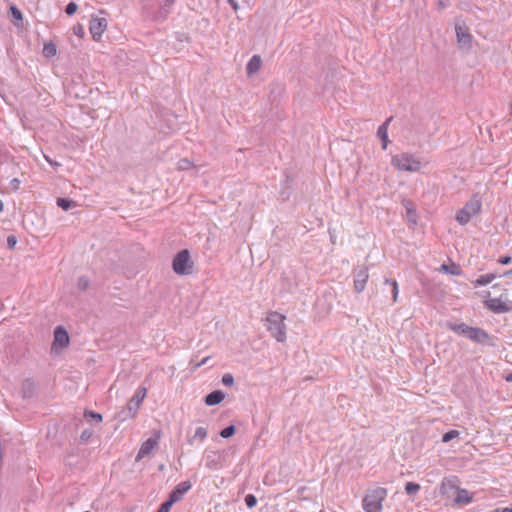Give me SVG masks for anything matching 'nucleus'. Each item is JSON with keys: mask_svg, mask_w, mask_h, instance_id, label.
I'll list each match as a JSON object with an SVG mask.
<instances>
[{"mask_svg": "<svg viewBox=\"0 0 512 512\" xmlns=\"http://www.w3.org/2000/svg\"><path fill=\"white\" fill-rule=\"evenodd\" d=\"M286 317L279 312L271 311L266 317L267 331L278 341L284 342L286 340Z\"/></svg>", "mask_w": 512, "mask_h": 512, "instance_id": "nucleus-1", "label": "nucleus"}, {"mask_svg": "<svg viewBox=\"0 0 512 512\" xmlns=\"http://www.w3.org/2000/svg\"><path fill=\"white\" fill-rule=\"evenodd\" d=\"M391 164L400 171L417 172L421 169V162L411 153L394 155Z\"/></svg>", "mask_w": 512, "mask_h": 512, "instance_id": "nucleus-2", "label": "nucleus"}, {"mask_svg": "<svg viewBox=\"0 0 512 512\" xmlns=\"http://www.w3.org/2000/svg\"><path fill=\"white\" fill-rule=\"evenodd\" d=\"M482 207L481 199L478 195H473L469 201L466 202L464 207L456 214V221L460 225H466L469 221L477 215Z\"/></svg>", "mask_w": 512, "mask_h": 512, "instance_id": "nucleus-3", "label": "nucleus"}, {"mask_svg": "<svg viewBox=\"0 0 512 512\" xmlns=\"http://www.w3.org/2000/svg\"><path fill=\"white\" fill-rule=\"evenodd\" d=\"M387 495L386 489L377 488L371 493L367 494L363 499V508L366 512H380L382 509V502Z\"/></svg>", "mask_w": 512, "mask_h": 512, "instance_id": "nucleus-4", "label": "nucleus"}, {"mask_svg": "<svg viewBox=\"0 0 512 512\" xmlns=\"http://www.w3.org/2000/svg\"><path fill=\"white\" fill-rule=\"evenodd\" d=\"M193 263L187 249L178 252L173 259V270L178 275H189L192 273Z\"/></svg>", "mask_w": 512, "mask_h": 512, "instance_id": "nucleus-5", "label": "nucleus"}, {"mask_svg": "<svg viewBox=\"0 0 512 512\" xmlns=\"http://www.w3.org/2000/svg\"><path fill=\"white\" fill-rule=\"evenodd\" d=\"M203 460L205 467L209 470H219L222 468L223 457L219 451L206 449Z\"/></svg>", "mask_w": 512, "mask_h": 512, "instance_id": "nucleus-6", "label": "nucleus"}, {"mask_svg": "<svg viewBox=\"0 0 512 512\" xmlns=\"http://www.w3.org/2000/svg\"><path fill=\"white\" fill-rule=\"evenodd\" d=\"M468 339L477 344L494 346L493 337L481 328L472 327L468 335Z\"/></svg>", "mask_w": 512, "mask_h": 512, "instance_id": "nucleus-7", "label": "nucleus"}, {"mask_svg": "<svg viewBox=\"0 0 512 512\" xmlns=\"http://www.w3.org/2000/svg\"><path fill=\"white\" fill-rule=\"evenodd\" d=\"M455 31L460 48L469 50L472 47V35L465 25L456 24Z\"/></svg>", "mask_w": 512, "mask_h": 512, "instance_id": "nucleus-8", "label": "nucleus"}, {"mask_svg": "<svg viewBox=\"0 0 512 512\" xmlns=\"http://www.w3.org/2000/svg\"><path fill=\"white\" fill-rule=\"evenodd\" d=\"M160 434L156 433L155 437L148 438L145 442L142 443L137 456L136 461H140L146 456L150 455V453L158 446Z\"/></svg>", "mask_w": 512, "mask_h": 512, "instance_id": "nucleus-9", "label": "nucleus"}, {"mask_svg": "<svg viewBox=\"0 0 512 512\" xmlns=\"http://www.w3.org/2000/svg\"><path fill=\"white\" fill-rule=\"evenodd\" d=\"M368 278L367 267L361 266L354 270V289L357 293H361L365 289Z\"/></svg>", "mask_w": 512, "mask_h": 512, "instance_id": "nucleus-10", "label": "nucleus"}, {"mask_svg": "<svg viewBox=\"0 0 512 512\" xmlns=\"http://www.w3.org/2000/svg\"><path fill=\"white\" fill-rule=\"evenodd\" d=\"M191 488L192 483L190 481L186 480L180 482L169 494L168 501L171 502L172 505L175 504L176 502L180 501Z\"/></svg>", "mask_w": 512, "mask_h": 512, "instance_id": "nucleus-11", "label": "nucleus"}, {"mask_svg": "<svg viewBox=\"0 0 512 512\" xmlns=\"http://www.w3.org/2000/svg\"><path fill=\"white\" fill-rule=\"evenodd\" d=\"M176 0H156L158 9L154 13V18L157 21L165 20L171 12V8Z\"/></svg>", "mask_w": 512, "mask_h": 512, "instance_id": "nucleus-12", "label": "nucleus"}, {"mask_svg": "<svg viewBox=\"0 0 512 512\" xmlns=\"http://www.w3.org/2000/svg\"><path fill=\"white\" fill-rule=\"evenodd\" d=\"M107 28V20L105 18H93L90 21L89 30L92 35V38L98 41L104 31Z\"/></svg>", "mask_w": 512, "mask_h": 512, "instance_id": "nucleus-13", "label": "nucleus"}, {"mask_svg": "<svg viewBox=\"0 0 512 512\" xmlns=\"http://www.w3.org/2000/svg\"><path fill=\"white\" fill-rule=\"evenodd\" d=\"M140 406V404L131 399L127 404V407L118 412L117 418L120 421H126L128 419L134 418L137 415Z\"/></svg>", "mask_w": 512, "mask_h": 512, "instance_id": "nucleus-14", "label": "nucleus"}, {"mask_svg": "<svg viewBox=\"0 0 512 512\" xmlns=\"http://www.w3.org/2000/svg\"><path fill=\"white\" fill-rule=\"evenodd\" d=\"M69 335L68 332L62 327L58 326L54 330V341L53 348H65L69 345Z\"/></svg>", "mask_w": 512, "mask_h": 512, "instance_id": "nucleus-15", "label": "nucleus"}, {"mask_svg": "<svg viewBox=\"0 0 512 512\" xmlns=\"http://www.w3.org/2000/svg\"><path fill=\"white\" fill-rule=\"evenodd\" d=\"M484 304L486 308L494 313H506L511 310V308L500 298H489L485 300Z\"/></svg>", "mask_w": 512, "mask_h": 512, "instance_id": "nucleus-16", "label": "nucleus"}, {"mask_svg": "<svg viewBox=\"0 0 512 512\" xmlns=\"http://www.w3.org/2000/svg\"><path fill=\"white\" fill-rule=\"evenodd\" d=\"M455 498L453 500L454 505H467L472 502V495L466 490L457 487L455 492Z\"/></svg>", "mask_w": 512, "mask_h": 512, "instance_id": "nucleus-17", "label": "nucleus"}, {"mask_svg": "<svg viewBox=\"0 0 512 512\" xmlns=\"http://www.w3.org/2000/svg\"><path fill=\"white\" fill-rule=\"evenodd\" d=\"M457 486L454 479H444L440 486V494L447 498L452 497L456 492Z\"/></svg>", "mask_w": 512, "mask_h": 512, "instance_id": "nucleus-18", "label": "nucleus"}, {"mask_svg": "<svg viewBox=\"0 0 512 512\" xmlns=\"http://www.w3.org/2000/svg\"><path fill=\"white\" fill-rule=\"evenodd\" d=\"M262 60L259 55H253L246 65V72L248 76L257 73L261 67Z\"/></svg>", "mask_w": 512, "mask_h": 512, "instance_id": "nucleus-19", "label": "nucleus"}, {"mask_svg": "<svg viewBox=\"0 0 512 512\" xmlns=\"http://www.w3.org/2000/svg\"><path fill=\"white\" fill-rule=\"evenodd\" d=\"M224 398V392H222L221 390H215L205 397V404L208 406H214L221 403Z\"/></svg>", "mask_w": 512, "mask_h": 512, "instance_id": "nucleus-20", "label": "nucleus"}, {"mask_svg": "<svg viewBox=\"0 0 512 512\" xmlns=\"http://www.w3.org/2000/svg\"><path fill=\"white\" fill-rule=\"evenodd\" d=\"M392 118H388L383 124L378 127L377 136L382 141V148L385 150L388 145V125Z\"/></svg>", "mask_w": 512, "mask_h": 512, "instance_id": "nucleus-21", "label": "nucleus"}, {"mask_svg": "<svg viewBox=\"0 0 512 512\" xmlns=\"http://www.w3.org/2000/svg\"><path fill=\"white\" fill-rule=\"evenodd\" d=\"M499 273L491 272L484 275L479 276L475 281H473L474 287L485 286L490 284L496 278H498Z\"/></svg>", "mask_w": 512, "mask_h": 512, "instance_id": "nucleus-22", "label": "nucleus"}, {"mask_svg": "<svg viewBox=\"0 0 512 512\" xmlns=\"http://www.w3.org/2000/svg\"><path fill=\"white\" fill-rule=\"evenodd\" d=\"M447 327L451 331H453V332H455V333H457L459 335H464L467 338H468V335L470 333V330L472 329V327L468 326L465 323H459V324L448 323Z\"/></svg>", "mask_w": 512, "mask_h": 512, "instance_id": "nucleus-23", "label": "nucleus"}, {"mask_svg": "<svg viewBox=\"0 0 512 512\" xmlns=\"http://www.w3.org/2000/svg\"><path fill=\"white\" fill-rule=\"evenodd\" d=\"M405 208H406V218L407 220L415 225L417 223V213L416 210L413 208L411 201L405 200L403 202Z\"/></svg>", "mask_w": 512, "mask_h": 512, "instance_id": "nucleus-24", "label": "nucleus"}, {"mask_svg": "<svg viewBox=\"0 0 512 512\" xmlns=\"http://www.w3.org/2000/svg\"><path fill=\"white\" fill-rule=\"evenodd\" d=\"M440 270L447 274H451V275H460L461 274L460 266L455 263H452L450 265L442 264L440 267Z\"/></svg>", "mask_w": 512, "mask_h": 512, "instance_id": "nucleus-25", "label": "nucleus"}, {"mask_svg": "<svg viewBox=\"0 0 512 512\" xmlns=\"http://www.w3.org/2000/svg\"><path fill=\"white\" fill-rule=\"evenodd\" d=\"M208 431L205 427H198L195 430V433L191 439H189V443H192L193 440L198 439L200 442H203L207 437Z\"/></svg>", "mask_w": 512, "mask_h": 512, "instance_id": "nucleus-26", "label": "nucleus"}, {"mask_svg": "<svg viewBox=\"0 0 512 512\" xmlns=\"http://www.w3.org/2000/svg\"><path fill=\"white\" fill-rule=\"evenodd\" d=\"M56 52H57V48L54 43L48 42V43L44 44L43 55L45 57H48V58L53 57L56 55Z\"/></svg>", "mask_w": 512, "mask_h": 512, "instance_id": "nucleus-27", "label": "nucleus"}, {"mask_svg": "<svg viewBox=\"0 0 512 512\" xmlns=\"http://www.w3.org/2000/svg\"><path fill=\"white\" fill-rule=\"evenodd\" d=\"M57 205L62 208L64 211L69 210L71 207H75L76 203L73 200L67 198H58Z\"/></svg>", "mask_w": 512, "mask_h": 512, "instance_id": "nucleus-28", "label": "nucleus"}, {"mask_svg": "<svg viewBox=\"0 0 512 512\" xmlns=\"http://www.w3.org/2000/svg\"><path fill=\"white\" fill-rule=\"evenodd\" d=\"M420 488L421 487H420V485L418 483L407 482L406 485H405V492L408 495H414V494L419 492Z\"/></svg>", "mask_w": 512, "mask_h": 512, "instance_id": "nucleus-29", "label": "nucleus"}, {"mask_svg": "<svg viewBox=\"0 0 512 512\" xmlns=\"http://www.w3.org/2000/svg\"><path fill=\"white\" fill-rule=\"evenodd\" d=\"M147 394V389L145 387L139 388L135 394V396L132 398L136 403L142 404Z\"/></svg>", "mask_w": 512, "mask_h": 512, "instance_id": "nucleus-30", "label": "nucleus"}, {"mask_svg": "<svg viewBox=\"0 0 512 512\" xmlns=\"http://www.w3.org/2000/svg\"><path fill=\"white\" fill-rule=\"evenodd\" d=\"M385 284H389L392 286L393 301L397 302L398 293H399L397 281L391 280V279H386Z\"/></svg>", "mask_w": 512, "mask_h": 512, "instance_id": "nucleus-31", "label": "nucleus"}, {"mask_svg": "<svg viewBox=\"0 0 512 512\" xmlns=\"http://www.w3.org/2000/svg\"><path fill=\"white\" fill-rule=\"evenodd\" d=\"M235 433V426L234 425H229L227 426L226 428L222 429L221 432H220V436L222 438H230L234 435Z\"/></svg>", "mask_w": 512, "mask_h": 512, "instance_id": "nucleus-32", "label": "nucleus"}, {"mask_svg": "<svg viewBox=\"0 0 512 512\" xmlns=\"http://www.w3.org/2000/svg\"><path fill=\"white\" fill-rule=\"evenodd\" d=\"M459 436V431L457 430H450L448 431L447 433H445L442 437V441L444 443H447L449 441H451L452 439L456 438Z\"/></svg>", "mask_w": 512, "mask_h": 512, "instance_id": "nucleus-33", "label": "nucleus"}, {"mask_svg": "<svg viewBox=\"0 0 512 512\" xmlns=\"http://www.w3.org/2000/svg\"><path fill=\"white\" fill-rule=\"evenodd\" d=\"M85 418H91L97 423L101 422L103 417L101 414L93 412V411H85L84 413Z\"/></svg>", "mask_w": 512, "mask_h": 512, "instance_id": "nucleus-34", "label": "nucleus"}, {"mask_svg": "<svg viewBox=\"0 0 512 512\" xmlns=\"http://www.w3.org/2000/svg\"><path fill=\"white\" fill-rule=\"evenodd\" d=\"M245 504L248 508H253L257 504V499L253 494H247L245 496Z\"/></svg>", "mask_w": 512, "mask_h": 512, "instance_id": "nucleus-35", "label": "nucleus"}, {"mask_svg": "<svg viewBox=\"0 0 512 512\" xmlns=\"http://www.w3.org/2000/svg\"><path fill=\"white\" fill-rule=\"evenodd\" d=\"M222 384L225 386H232L234 384V377L227 373L222 376Z\"/></svg>", "mask_w": 512, "mask_h": 512, "instance_id": "nucleus-36", "label": "nucleus"}, {"mask_svg": "<svg viewBox=\"0 0 512 512\" xmlns=\"http://www.w3.org/2000/svg\"><path fill=\"white\" fill-rule=\"evenodd\" d=\"M77 4L75 2H70L66 5L65 12L67 15H73L77 11Z\"/></svg>", "mask_w": 512, "mask_h": 512, "instance_id": "nucleus-37", "label": "nucleus"}, {"mask_svg": "<svg viewBox=\"0 0 512 512\" xmlns=\"http://www.w3.org/2000/svg\"><path fill=\"white\" fill-rule=\"evenodd\" d=\"M192 166V163L188 159H181L178 162L179 170H188Z\"/></svg>", "mask_w": 512, "mask_h": 512, "instance_id": "nucleus-38", "label": "nucleus"}, {"mask_svg": "<svg viewBox=\"0 0 512 512\" xmlns=\"http://www.w3.org/2000/svg\"><path fill=\"white\" fill-rule=\"evenodd\" d=\"M172 507V504L171 502H169L168 500L164 503L161 504V506L159 507V509L157 510V512H169L170 509Z\"/></svg>", "mask_w": 512, "mask_h": 512, "instance_id": "nucleus-39", "label": "nucleus"}, {"mask_svg": "<svg viewBox=\"0 0 512 512\" xmlns=\"http://www.w3.org/2000/svg\"><path fill=\"white\" fill-rule=\"evenodd\" d=\"M209 359H210V357H209V356H207V357L203 358L200 362L195 363V364L193 363V361H191V363H190V364L192 365V369H193V370L198 369L199 367H201V366H203L204 364H206V363H207V361H208Z\"/></svg>", "mask_w": 512, "mask_h": 512, "instance_id": "nucleus-40", "label": "nucleus"}, {"mask_svg": "<svg viewBox=\"0 0 512 512\" xmlns=\"http://www.w3.org/2000/svg\"><path fill=\"white\" fill-rule=\"evenodd\" d=\"M11 12H12V16L15 18V19H22V13L21 11L16 8L15 6H12L11 7Z\"/></svg>", "mask_w": 512, "mask_h": 512, "instance_id": "nucleus-41", "label": "nucleus"}, {"mask_svg": "<svg viewBox=\"0 0 512 512\" xmlns=\"http://www.w3.org/2000/svg\"><path fill=\"white\" fill-rule=\"evenodd\" d=\"M511 261H512L511 256H502L498 259V263H500L502 265H508L511 263Z\"/></svg>", "mask_w": 512, "mask_h": 512, "instance_id": "nucleus-42", "label": "nucleus"}, {"mask_svg": "<svg viewBox=\"0 0 512 512\" xmlns=\"http://www.w3.org/2000/svg\"><path fill=\"white\" fill-rule=\"evenodd\" d=\"M17 243V239L15 236L11 235L7 238V244L10 248H13Z\"/></svg>", "mask_w": 512, "mask_h": 512, "instance_id": "nucleus-43", "label": "nucleus"}, {"mask_svg": "<svg viewBox=\"0 0 512 512\" xmlns=\"http://www.w3.org/2000/svg\"><path fill=\"white\" fill-rule=\"evenodd\" d=\"M78 285L81 289H85L88 287V280L84 277L79 279Z\"/></svg>", "mask_w": 512, "mask_h": 512, "instance_id": "nucleus-44", "label": "nucleus"}, {"mask_svg": "<svg viewBox=\"0 0 512 512\" xmlns=\"http://www.w3.org/2000/svg\"><path fill=\"white\" fill-rule=\"evenodd\" d=\"M227 1H228V3L231 5V7H232L235 11H237V10H238L239 5H238V3H237V1H236V0H227Z\"/></svg>", "mask_w": 512, "mask_h": 512, "instance_id": "nucleus-45", "label": "nucleus"}, {"mask_svg": "<svg viewBox=\"0 0 512 512\" xmlns=\"http://www.w3.org/2000/svg\"><path fill=\"white\" fill-rule=\"evenodd\" d=\"M512 276V269L506 270L503 273H499L498 278Z\"/></svg>", "mask_w": 512, "mask_h": 512, "instance_id": "nucleus-46", "label": "nucleus"}, {"mask_svg": "<svg viewBox=\"0 0 512 512\" xmlns=\"http://www.w3.org/2000/svg\"><path fill=\"white\" fill-rule=\"evenodd\" d=\"M45 160L52 166H59V163L53 162L48 156L44 155Z\"/></svg>", "mask_w": 512, "mask_h": 512, "instance_id": "nucleus-47", "label": "nucleus"}, {"mask_svg": "<svg viewBox=\"0 0 512 512\" xmlns=\"http://www.w3.org/2000/svg\"><path fill=\"white\" fill-rule=\"evenodd\" d=\"M19 184H20V181H19L18 179H16V178H15V179H13V180L11 181V185H12L15 189H17V188H18Z\"/></svg>", "mask_w": 512, "mask_h": 512, "instance_id": "nucleus-48", "label": "nucleus"}, {"mask_svg": "<svg viewBox=\"0 0 512 512\" xmlns=\"http://www.w3.org/2000/svg\"><path fill=\"white\" fill-rule=\"evenodd\" d=\"M90 436V433H88L87 431H83L82 434H81V438L82 439H86Z\"/></svg>", "mask_w": 512, "mask_h": 512, "instance_id": "nucleus-49", "label": "nucleus"}, {"mask_svg": "<svg viewBox=\"0 0 512 512\" xmlns=\"http://www.w3.org/2000/svg\"><path fill=\"white\" fill-rule=\"evenodd\" d=\"M498 512H512V508H504Z\"/></svg>", "mask_w": 512, "mask_h": 512, "instance_id": "nucleus-50", "label": "nucleus"}, {"mask_svg": "<svg viewBox=\"0 0 512 512\" xmlns=\"http://www.w3.org/2000/svg\"><path fill=\"white\" fill-rule=\"evenodd\" d=\"M507 381H512V373L510 375L507 376L506 378Z\"/></svg>", "mask_w": 512, "mask_h": 512, "instance_id": "nucleus-51", "label": "nucleus"}, {"mask_svg": "<svg viewBox=\"0 0 512 512\" xmlns=\"http://www.w3.org/2000/svg\"><path fill=\"white\" fill-rule=\"evenodd\" d=\"M80 32H82V27H79V30L75 31V34H78Z\"/></svg>", "mask_w": 512, "mask_h": 512, "instance_id": "nucleus-52", "label": "nucleus"}, {"mask_svg": "<svg viewBox=\"0 0 512 512\" xmlns=\"http://www.w3.org/2000/svg\"><path fill=\"white\" fill-rule=\"evenodd\" d=\"M80 32H82V27H79V30L75 31V34H78Z\"/></svg>", "mask_w": 512, "mask_h": 512, "instance_id": "nucleus-53", "label": "nucleus"}, {"mask_svg": "<svg viewBox=\"0 0 512 512\" xmlns=\"http://www.w3.org/2000/svg\"><path fill=\"white\" fill-rule=\"evenodd\" d=\"M80 32H82V27H79V30L75 31V34H78Z\"/></svg>", "mask_w": 512, "mask_h": 512, "instance_id": "nucleus-54", "label": "nucleus"}, {"mask_svg": "<svg viewBox=\"0 0 512 512\" xmlns=\"http://www.w3.org/2000/svg\"><path fill=\"white\" fill-rule=\"evenodd\" d=\"M3 210V203L2 201L0 200V212Z\"/></svg>", "mask_w": 512, "mask_h": 512, "instance_id": "nucleus-55", "label": "nucleus"}, {"mask_svg": "<svg viewBox=\"0 0 512 512\" xmlns=\"http://www.w3.org/2000/svg\"><path fill=\"white\" fill-rule=\"evenodd\" d=\"M439 5H440L441 7H444V3H443L442 1H439Z\"/></svg>", "mask_w": 512, "mask_h": 512, "instance_id": "nucleus-56", "label": "nucleus"}]
</instances>
